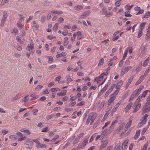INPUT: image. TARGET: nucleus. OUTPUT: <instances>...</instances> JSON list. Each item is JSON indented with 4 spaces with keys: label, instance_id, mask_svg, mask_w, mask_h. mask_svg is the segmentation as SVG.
Masks as SVG:
<instances>
[{
    "label": "nucleus",
    "instance_id": "obj_27",
    "mask_svg": "<svg viewBox=\"0 0 150 150\" xmlns=\"http://www.w3.org/2000/svg\"><path fill=\"white\" fill-rule=\"evenodd\" d=\"M150 16V12L148 11L144 14V18H148L149 16Z\"/></svg>",
    "mask_w": 150,
    "mask_h": 150
},
{
    "label": "nucleus",
    "instance_id": "obj_41",
    "mask_svg": "<svg viewBox=\"0 0 150 150\" xmlns=\"http://www.w3.org/2000/svg\"><path fill=\"white\" fill-rule=\"evenodd\" d=\"M107 131H108L107 129H105L104 130V131L102 132L101 133V135H103V136H105L106 135V133L107 132Z\"/></svg>",
    "mask_w": 150,
    "mask_h": 150
},
{
    "label": "nucleus",
    "instance_id": "obj_17",
    "mask_svg": "<svg viewBox=\"0 0 150 150\" xmlns=\"http://www.w3.org/2000/svg\"><path fill=\"white\" fill-rule=\"evenodd\" d=\"M67 92V91L65 90H63L62 91V92L60 93H58L57 95L58 96H64L66 95Z\"/></svg>",
    "mask_w": 150,
    "mask_h": 150
},
{
    "label": "nucleus",
    "instance_id": "obj_47",
    "mask_svg": "<svg viewBox=\"0 0 150 150\" xmlns=\"http://www.w3.org/2000/svg\"><path fill=\"white\" fill-rule=\"evenodd\" d=\"M6 20L5 19H4V18H2L1 21V24L0 25V26H4V21Z\"/></svg>",
    "mask_w": 150,
    "mask_h": 150
},
{
    "label": "nucleus",
    "instance_id": "obj_1",
    "mask_svg": "<svg viewBox=\"0 0 150 150\" xmlns=\"http://www.w3.org/2000/svg\"><path fill=\"white\" fill-rule=\"evenodd\" d=\"M97 116V115L96 113L94 112H92L90 113L87 119L86 123V124L88 125L89 123L91 120H92V119H96Z\"/></svg>",
    "mask_w": 150,
    "mask_h": 150
},
{
    "label": "nucleus",
    "instance_id": "obj_29",
    "mask_svg": "<svg viewBox=\"0 0 150 150\" xmlns=\"http://www.w3.org/2000/svg\"><path fill=\"white\" fill-rule=\"evenodd\" d=\"M141 91L138 89L136 90L133 93L136 96H138L140 93Z\"/></svg>",
    "mask_w": 150,
    "mask_h": 150
},
{
    "label": "nucleus",
    "instance_id": "obj_7",
    "mask_svg": "<svg viewBox=\"0 0 150 150\" xmlns=\"http://www.w3.org/2000/svg\"><path fill=\"white\" fill-rule=\"evenodd\" d=\"M34 48V45L32 43H31L30 44L28 45L26 47V49L30 51V50L33 49Z\"/></svg>",
    "mask_w": 150,
    "mask_h": 150
},
{
    "label": "nucleus",
    "instance_id": "obj_58",
    "mask_svg": "<svg viewBox=\"0 0 150 150\" xmlns=\"http://www.w3.org/2000/svg\"><path fill=\"white\" fill-rule=\"evenodd\" d=\"M124 62L123 60L120 61L119 64V66L120 67H122L123 64Z\"/></svg>",
    "mask_w": 150,
    "mask_h": 150
},
{
    "label": "nucleus",
    "instance_id": "obj_37",
    "mask_svg": "<svg viewBox=\"0 0 150 150\" xmlns=\"http://www.w3.org/2000/svg\"><path fill=\"white\" fill-rule=\"evenodd\" d=\"M58 23H56L53 28V30L55 31H56L58 29Z\"/></svg>",
    "mask_w": 150,
    "mask_h": 150
},
{
    "label": "nucleus",
    "instance_id": "obj_22",
    "mask_svg": "<svg viewBox=\"0 0 150 150\" xmlns=\"http://www.w3.org/2000/svg\"><path fill=\"white\" fill-rule=\"evenodd\" d=\"M51 12L52 13H55L58 15L62 14L63 13V12L61 11H56L52 10L51 11Z\"/></svg>",
    "mask_w": 150,
    "mask_h": 150
},
{
    "label": "nucleus",
    "instance_id": "obj_11",
    "mask_svg": "<svg viewBox=\"0 0 150 150\" xmlns=\"http://www.w3.org/2000/svg\"><path fill=\"white\" fill-rule=\"evenodd\" d=\"M144 77L143 76H141L139 79L137 81L135 84V85L137 86L143 80V78Z\"/></svg>",
    "mask_w": 150,
    "mask_h": 150
},
{
    "label": "nucleus",
    "instance_id": "obj_26",
    "mask_svg": "<svg viewBox=\"0 0 150 150\" xmlns=\"http://www.w3.org/2000/svg\"><path fill=\"white\" fill-rule=\"evenodd\" d=\"M3 18H4L6 20V19L8 17V14L7 13L5 12H4L3 13Z\"/></svg>",
    "mask_w": 150,
    "mask_h": 150
},
{
    "label": "nucleus",
    "instance_id": "obj_3",
    "mask_svg": "<svg viewBox=\"0 0 150 150\" xmlns=\"http://www.w3.org/2000/svg\"><path fill=\"white\" fill-rule=\"evenodd\" d=\"M150 110V105L145 104L142 108V110L143 112L142 114H144V113L146 112L147 111Z\"/></svg>",
    "mask_w": 150,
    "mask_h": 150
},
{
    "label": "nucleus",
    "instance_id": "obj_54",
    "mask_svg": "<svg viewBox=\"0 0 150 150\" xmlns=\"http://www.w3.org/2000/svg\"><path fill=\"white\" fill-rule=\"evenodd\" d=\"M142 98V96H139L138 98L137 99L136 101L134 103H135L136 102H137V103L139 102L140 101V100Z\"/></svg>",
    "mask_w": 150,
    "mask_h": 150
},
{
    "label": "nucleus",
    "instance_id": "obj_53",
    "mask_svg": "<svg viewBox=\"0 0 150 150\" xmlns=\"http://www.w3.org/2000/svg\"><path fill=\"white\" fill-rule=\"evenodd\" d=\"M28 96H27L24 98L23 100V101L25 102L26 101H28Z\"/></svg>",
    "mask_w": 150,
    "mask_h": 150
},
{
    "label": "nucleus",
    "instance_id": "obj_28",
    "mask_svg": "<svg viewBox=\"0 0 150 150\" xmlns=\"http://www.w3.org/2000/svg\"><path fill=\"white\" fill-rule=\"evenodd\" d=\"M150 71V66L148 68V69L146 71L143 76H144V77H146L148 73Z\"/></svg>",
    "mask_w": 150,
    "mask_h": 150
},
{
    "label": "nucleus",
    "instance_id": "obj_30",
    "mask_svg": "<svg viewBox=\"0 0 150 150\" xmlns=\"http://www.w3.org/2000/svg\"><path fill=\"white\" fill-rule=\"evenodd\" d=\"M148 145V142H147L144 145L142 150H146Z\"/></svg>",
    "mask_w": 150,
    "mask_h": 150
},
{
    "label": "nucleus",
    "instance_id": "obj_24",
    "mask_svg": "<svg viewBox=\"0 0 150 150\" xmlns=\"http://www.w3.org/2000/svg\"><path fill=\"white\" fill-rule=\"evenodd\" d=\"M105 75V74L104 72L102 73L101 75L98 77L99 78V81H101L103 79V77Z\"/></svg>",
    "mask_w": 150,
    "mask_h": 150
},
{
    "label": "nucleus",
    "instance_id": "obj_32",
    "mask_svg": "<svg viewBox=\"0 0 150 150\" xmlns=\"http://www.w3.org/2000/svg\"><path fill=\"white\" fill-rule=\"evenodd\" d=\"M148 127H146L144 128L143 130L142 131L141 133V135H143L144 134L145 132L146 131L147 129H148Z\"/></svg>",
    "mask_w": 150,
    "mask_h": 150
},
{
    "label": "nucleus",
    "instance_id": "obj_20",
    "mask_svg": "<svg viewBox=\"0 0 150 150\" xmlns=\"http://www.w3.org/2000/svg\"><path fill=\"white\" fill-rule=\"evenodd\" d=\"M85 146L84 145V144L82 142L79 144L77 149H83L84 148Z\"/></svg>",
    "mask_w": 150,
    "mask_h": 150
},
{
    "label": "nucleus",
    "instance_id": "obj_60",
    "mask_svg": "<svg viewBox=\"0 0 150 150\" xmlns=\"http://www.w3.org/2000/svg\"><path fill=\"white\" fill-rule=\"evenodd\" d=\"M145 123L143 122V121H142L141 122H139L137 125L138 127H141L143 124H145Z\"/></svg>",
    "mask_w": 150,
    "mask_h": 150
},
{
    "label": "nucleus",
    "instance_id": "obj_62",
    "mask_svg": "<svg viewBox=\"0 0 150 150\" xmlns=\"http://www.w3.org/2000/svg\"><path fill=\"white\" fill-rule=\"evenodd\" d=\"M97 88V86H96L94 85V86H91L89 88V89L90 90L93 89L94 90H95Z\"/></svg>",
    "mask_w": 150,
    "mask_h": 150
},
{
    "label": "nucleus",
    "instance_id": "obj_45",
    "mask_svg": "<svg viewBox=\"0 0 150 150\" xmlns=\"http://www.w3.org/2000/svg\"><path fill=\"white\" fill-rule=\"evenodd\" d=\"M85 104V102L84 101H82L79 103H77L76 105L78 106H79L83 105Z\"/></svg>",
    "mask_w": 150,
    "mask_h": 150
},
{
    "label": "nucleus",
    "instance_id": "obj_16",
    "mask_svg": "<svg viewBox=\"0 0 150 150\" xmlns=\"http://www.w3.org/2000/svg\"><path fill=\"white\" fill-rule=\"evenodd\" d=\"M140 131L139 130H137L136 131V134L134 136V139H136L138 138V137L140 135Z\"/></svg>",
    "mask_w": 150,
    "mask_h": 150
},
{
    "label": "nucleus",
    "instance_id": "obj_25",
    "mask_svg": "<svg viewBox=\"0 0 150 150\" xmlns=\"http://www.w3.org/2000/svg\"><path fill=\"white\" fill-rule=\"evenodd\" d=\"M149 58L148 57V58H147L144 61L143 65V66L145 67L149 63Z\"/></svg>",
    "mask_w": 150,
    "mask_h": 150
},
{
    "label": "nucleus",
    "instance_id": "obj_42",
    "mask_svg": "<svg viewBox=\"0 0 150 150\" xmlns=\"http://www.w3.org/2000/svg\"><path fill=\"white\" fill-rule=\"evenodd\" d=\"M102 142H103L102 144L106 146L108 144L109 141L108 140L106 139L104 142L103 141Z\"/></svg>",
    "mask_w": 150,
    "mask_h": 150
},
{
    "label": "nucleus",
    "instance_id": "obj_49",
    "mask_svg": "<svg viewBox=\"0 0 150 150\" xmlns=\"http://www.w3.org/2000/svg\"><path fill=\"white\" fill-rule=\"evenodd\" d=\"M148 90H147L144 91L142 95L141 96H142V97H145L146 94V93L148 92Z\"/></svg>",
    "mask_w": 150,
    "mask_h": 150
},
{
    "label": "nucleus",
    "instance_id": "obj_38",
    "mask_svg": "<svg viewBox=\"0 0 150 150\" xmlns=\"http://www.w3.org/2000/svg\"><path fill=\"white\" fill-rule=\"evenodd\" d=\"M146 24V23L144 22L141 23L140 25V30H142L144 28V26Z\"/></svg>",
    "mask_w": 150,
    "mask_h": 150
},
{
    "label": "nucleus",
    "instance_id": "obj_12",
    "mask_svg": "<svg viewBox=\"0 0 150 150\" xmlns=\"http://www.w3.org/2000/svg\"><path fill=\"white\" fill-rule=\"evenodd\" d=\"M30 96L32 98L31 99V100H35L38 98V96L36 95V93H33L31 94Z\"/></svg>",
    "mask_w": 150,
    "mask_h": 150
},
{
    "label": "nucleus",
    "instance_id": "obj_10",
    "mask_svg": "<svg viewBox=\"0 0 150 150\" xmlns=\"http://www.w3.org/2000/svg\"><path fill=\"white\" fill-rule=\"evenodd\" d=\"M141 105V104L140 103H138L137 105L134 109V110L133 112L134 113H135L137 112L139 110Z\"/></svg>",
    "mask_w": 150,
    "mask_h": 150
},
{
    "label": "nucleus",
    "instance_id": "obj_36",
    "mask_svg": "<svg viewBox=\"0 0 150 150\" xmlns=\"http://www.w3.org/2000/svg\"><path fill=\"white\" fill-rule=\"evenodd\" d=\"M142 30H140L139 31V32H138V35L137 36V38H140L142 36Z\"/></svg>",
    "mask_w": 150,
    "mask_h": 150
},
{
    "label": "nucleus",
    "instance_id": "obj_14",
    "mask_svg": "<svg viewBox=\"0 0 150 150\" xmlns=\"http://www.w3.org/2000/svg\"><path fill=\"white\" fill-rule=\"evenodd\" d=\"M33 29L35 30H37L38 28V25L37 24L36 22L35 21H33Z\"/></svg>",
    "mask_w": 150,
    "mask_h": 150
},
{
    "label": "nucleus",
    "instance_id": "obj_50",
    "mask_svg": "<svg viewBox=\"0 0 150 150\" xmlns=\"http://www.w3.org/2000/svg\"><path fill=\"white\" fill-rule=\"evenodd\" d=\"M112 13H111L110 12H107L104 13V14L106 16L108 17L110 15L111 16L112 15Z\"/></svg>",
    "mask_w": 150,
    "mask_h": 150
},
{
    "label": "nucleus",
    "instance_id": "obj_59",
    "mask_svg": "<svg viewBox=\"0 0 150 150\" xmlns=\"http://www.w3.org/2000/svg\"><path fill=\"white\" fill-rule=\"evenodd\" d=\"M108 86V84H107L105 85V86L102 89L103 90V91L105 92V91L106 90Z\"/></svg>",
    "mask_w": 150,
    "mask_h": 150
},
{
    "label": "nucleus",
    "instance_id": "obj_57",
    "mask_svg": "<svg viewBox=\"0 0 150 150\" xmlns=\"http://www.w3.org/2000/svg\"><path fill=\"white\" fill-rule=\"evenodd\" d=\"M33 16H29V17L27 20L26 22L27 23H29V21L30 20H31L33 19Z\"/></svg>",
    "mask_w": 150,
    "mask_h": 150
},
{
    "label": "nucleus",
    "instance_id": "obj_4",
    "mask_svg": "<svg viewBox=\"0 0 150 150\" xmlns=\"http://www.w3.org/2000/svg\"><path fill=\"white\" fill-rule=\"evenodd\" d=\"M115 85L113 84L110 88L109 90L105 93V97H106L109 93H110L113 90V88L115 87Z\"/></svg>",
    "mask_w": 150,
    "mask_h": 150
},
{
    "label": "nucleus",
    "instance_id": "obj_8",
    "mask_svg": "<svg viewBox=\"0 0 150 150\" xmlns=\"http://www.w3.org/2000/svg\"><path fill=\"white\" fill-rule=\"evenodd\" d=\"M36 147L38 148L42 147L46 148V146L45 144H40L39 142H38L37 143Z\"/></svg>",
    "mask_w": 150,
    "mask_h": 150
},
{
    "label": "nucleus",
    "instance_id": "obj_55",
    "mask_svg": "<svg viewBox=\"0 0 150 150\" xmlns=\"http://www.w3.org/2000/svg\"><path fill=\"white\" fill-rule=\"evenodd\" d=\"M144 11V10L142 9H140L139 11V12L136 14V15H138L142 13Z\"/></svg>",
    "mask_w": 150,
    "mask_h": 150
},
{
    "label": "nucleus",
    "instance_id": "obj_64",
    "mask_svg": "<svg viewBox=\"0 0 150 150\" xmlns=\"http://www.w3.org/2000/svg\"><path fill=\"white\" fill-rule=\"evenodd\" d=\"M105 146L103 145L102 144L100 146L99 148V150H101L103 149Z\"/></svg>",
    "mask_w": 150,
    "mask_h": 150
},
{
    "label": "nucleus",
    "instance_id": "obj_18",
    "mask_svg": "<svg viewBox=\"0 0 150 150\" xmlns=\"http://www.w3.org/2000/svg\"><path fill=\"white\" fill-rule=\"evenodd\" d=\"M83 6L81 5H78L74 7L75 9L77 11H79L83 8Z\"/></svg>",
    "mask_w": 150,
    "mask_h": 150
},
{
    "label": "nucleus",
    "instance_id": "obj_43",
    "mask_svg": "<svg viewBox=\"0 0 150 150\" xmlns=\"http://www.w3.org/2000/svg\"><path fill=\"white\" fill-rule=\"evenodd\" d=\"M104 59H101L99 61V62L98 64V65H102L103 63Z\"/></svg>",
    "mask_w": 150,
    "mask_h": 150
},
{
    "label": "nucleus",
    "instance_id": "obj_56",
    "mask_svg": "<svg viewBox=\"0 0 150 150\" xmlns=\"http://www.w3.org/2000/svg\"><path fill=\"white\" fill-rule=\"evenodd\" d=\"M8 1L7 0H2L1 3V5H3L5 4L6 3L8 2Z\"/></svg>",
    "mask_w": 150,
    "mask_h": 150
},
{
    "label": "nucleus",
    "instance_id": "obj_51",
    "mask_svg": "<svg viewBox=\"0 0 150 150\" xmlns=\"http://www.w3.org/2000/svg\"><path fill=\"white\" fill-rule=\"evenodd\" d=\"M119 89H117L111 95H113V96H114V95H116L119 92Z\"/></svg>",
    "mask_w": 150,
    "mask_h": 150
},
{
    "label": "nucleus",
    "instance_id": "obj_46",
    "mask_svg": "<svg viewBox=\"0 0 150 150\" xmlns=\"http://www.w3.org/2000/svg\"><path fill=\"white\" fill-rule=\"evenodd\" d=\"M127 51H125L124 53L122 60H125L127 57Z\"/></svg>",
    "mask_w": 150,
    "mask_h": 150
},
{
    "label": "nucleus",
    "instance_id": "obj_35",
    "mask_svg": "<svg viewBox=\"0 0 150 150\" xmlns=\"http://www.w3.org/2000/svg\"><path fill=\"white\" fill-rule=\"evenodd\" d=\"M134 74H133L130 77L129 79L128 80V83H130L132 81L133 78L134 77Z\"/></svg>",
    "mask_w": 150,
    "mask_h": 150
},
{
    "label": "nucleus",
    "instance_id": "obj_61",
    "mask_svg": "<svg viewBox=\"0 0 150 150\" xmlns=\"http://www.w3.org/2000/svg\"><path fill=\"white\" fill-rule=\"evenodd\" d=\"M59 137V136L58 135H56L54 137L52 140H51V141L52 142H53V140H54L57 139Z\"/></svg>",
    "mask_w": 150,
    "mask_h": 150
},
{
    "label": "nucleus",
    "instance_id": "obj_63",
    "mask_svg": "<svg viewBox=\"0 0 150 150\" xmlns=\"http://www.w3.org/2000/svg\"><path fill=\"white\" fill-rule=\"evenodd\" d=\"M102 11L104 13H107L106 8L105 7H104L102 9Z\"/></svg>",
    "mask_w": 150,
    "mask_h": 150
},
{
    "label": "nucleus",
    "instance_id": "obj_52",
    "mask_svg": "<svg viewBox=\"0 0 150 150\" xmlns=\"http://www.w3.org/2000/svg\"><path fill=\"white\" fill-rule=\"evenodd\" d=\"M120 144H117L115 146V147L114 148V150H117L118 148L120 147H120Z\"/></svg>",
    "mask_w": 150,
    "mask_h": 150
},
{
    "label": "nucleus",
    "instance_id": "obj_5",
    "mask_svg": "<svg viewBox=\"0 0 150 150\" xmlns=\"http://www.w3.org/2000/svg\"><path fill=\"white\" fill-rule=\"evenodd\" d=\"M110 98L109 99L108 104V105H110L115 99L116 97L113 96V95H111Z\"/></svg>",
    "mask_w": 150,
    "mask_h": 150
},
{
    "label": "nucleus",
    "instance_id": "obj_48",
    "mask_svg": "<svg viewBox=\"0 0 150 150\" xmlns=\"http://www.w3.org/2000/svg\"><path fill=\"white\" fill-rule=\"evenodd\" d=\"M89 137L86 139L82 142L83 144H84V145L86 146V143H87L88 142Z\"/></svg>",
    "mask_w": 150,
    "mask_h": 150
},
{
    "label": "nucleus",
    "instance_id": "obj_44",
    "mask_svg": "<svg viewBox=\"0 0 150 150\" xmlns=\"http://www.w3.org/2000/svg\"><path fill=\"white\" fill-rule=\"evenodd\" d=\"M136 96L134 94V93H132V95H131V96L130 97L129 99V102L130 101Z\"/></svg>",
    "mask_w": 150,
    "mask_h": 150
},
{
    "label": "nucleus",
    "instance_id": "obj_6",
    "mask_svg": "<svg viewBox=\"0 0 150 150\" xmlns=\"http://www.w3.org/2000/svg\"><path fill=\"white\" fill-rule=\"evenodd\" d=\"M91 13L89 11H87L83 12V14L81 16V18H84L87 17Z\"/></svg>",
    "mask_w": 150,
    "mask_h": 150
},
{
    "label": "nucleus",
    "instance_id": "obj_19",
    "mask_svg": "<svg viewBox=\"0 0 150 150\" xmlns=\"http://www.w3.org/2000/svg\"><path fill=\"white\" fill-rule=\"evenodd\" d=\"M148 116V115L147 114H146L144 116H143L142 118V121H143V122L145 123L146 122Z\"/></svg>",
    "mask_w": 150,
    "mask_h": 150
},
{
    "label": "nucleus",
    "instance_id": "obj_2",
    "mask_svg": "<svg viewBox=\"0 0 150 150\" xmlns=\"http://www.w3.org/2000/svg\"><path fill=\"white\" fill-rule=\"evenodd\" d=\"M132 68L131 66L127 67L123 66L121 70V73L124 74L125 73L127 72Z\"/></svg>",
    "mask_w": 150,
    "mask_h": 150
},
{
    "label": "nucleus",
    "instance_id": "obj_15",
    "mask_svg": "<svg viewBox=\"0 0 150 150\" xmlns=\"http://www.w3.org/2000/svg\"><path fill=\"white\" fill-rule=\"evenodd\" d=\"M132 123V122L131 121H129L127 123L125 128V131H126L130 127V126L131 125Z\"/></svg>",
    "mask_w": 150,
    "mask_h": 150
},
{
    "label": "nucleus",
    "instance_id": "obj_33",
    "mask_svg": "<svg viewBox=\"0 0 150 150\" xmlns=\"http://www.w3.org/2000/svg\"><path fill=\"white\" fill-rule=\"evenodd\" d=\"M17 25L18 27L21 28H23V25L21 24V22L19 21H18L17 22Z\"/></svg>",
    "mask_w": 150,
    "mask_h": 150
},
{
    "label": "nucleus",
    "instance_id": "obj_31",
    "mask_svg": "<svg viewBox=\"0 0 150 150\" xmlns=\"http://www.w3.org/2000/svg\"><path fill=\"white\" fill-rule=\"evenodd\" d=\"M129 13H130V12L129 11L125 12V16L128 17H130L132 15L129 14Z\"/></svg>",
    "mask_w": 150,
    "mask_h": 150
},
{
    "label": "nucleus",
    "instance_id": "obj_9",
    "mask_svg": "<svg viewBox=\"0 0 150 150\" xmlns=\"http://www.w3.org/2000/svg\"><path fill=\"white\" fill-rule=\"evenodd\" d=\"M133 103L132 102L130 103L127 106L125 109V111L126 112H127L131 108L132 105Z\"/></svg>",
    "mask_w": 150,
    "mask_h": 150
},
{
    "label": "nucleus",
    "instance_id": "obj_40",
    "mask_svg": "<svg viewBox=\"0 0 150 150\" xmlns=\"http://www.w3.org/2000/svg\"><path fill=\"white\" fill-rule=\"evenodd\" d=\"M128 142L127 140H125L123 143H122V146H124L125 148L127 146Z\"/></svg>",
    "mask_w": 150,
    "mask_h": 150
},
{
    "label": "nucleus",
    "instance_id": "obj_21",
    "mask_svg": "<svg viewBox=\"0 0 150 150\" xmlns=\"http://www.w3.org/2000/svg\"><path fill=\"white\" fill-rule=\"evenodd\" d=\"M146 35L149 38H150V24L149 25L147 29V33Z\"/></svg>",
    "mask_w": 150,
    "mask_h": 150
},
{
    "label": "nucleus",
    "instance_id": "obj_23",
    "mask_svg": "<svg viewBox=\"0 0 150 150\" xmlns=\"http://www.w3.org/2000/svg\"><path fill=\"white\" fill-rule=\"evenodd\" d=\"M25 144L28 145H32L33 144V142L31 141H28L25 143Z\"/></svg>",
    "mask_w": 150,
    "mask_h": 150
},
{
    "label": "nucleus",
    "instance_id": "obj_39",
    "mask_svg": "<svg viewBox=\"0 0 150 150\" xmlns=\"http://www.w3.org/2000/svg\"><path fill=\"white\" fill-rule=\"evenodd\" d=\"M9 138L13 140H14L17 138V137L15 135H13L10 136Z\"/></svg>",
    "mask_w": 150,
    "mask_h": 150
},
{
    "label": "nucleus",
    "instance_id": "obj_13",
    "mask_svg": "<svg viewBox=\"0 0 150 150\" xmlns=\"http://www.w3.org/2000/svg\"><path fill=\"white\" fill-rule=\"evenodd\" d=\"M123 83V81L122 80H120L117 83V85L116 86V88L120 90L119 88L122 85Z\"/></svg>",
    "mask_w": 150,
    "mask_h": 150
},
{
    "label": "nucleus",
    "instance_id": "obj_34",
    "mask_svg": "<svg viewBox=\"0 0 150 150\" xmlns=\"http://www.w3.org/2000/svg\"><path fill=\"white\" fill-rule=\"evenodd\" d=\"M27 30V29L25 28V29H23L22 31H21V35L23 36H24L26 33V31Z\"/></svg>",
    "mask_w": 150,
    "mask_h": 150
}]
</instances>
